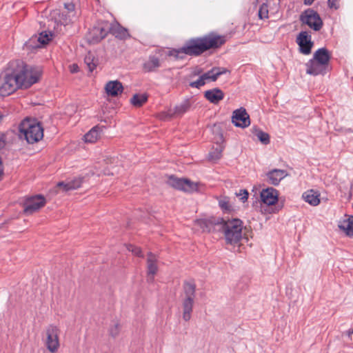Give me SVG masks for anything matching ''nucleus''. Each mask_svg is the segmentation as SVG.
<instances>
[{
	"instance_id": "nucleus-1",
	"label": "nucleus",
	"mask_w": 353,
	"mask_h": 353,
	"mask_svg": "<svg viewBox=\"0 0 353 353\" xmlns=\"http://www.w3.org/2000/svg\"><path fill=\"white\" fill-rule=\"evenodd\" d=\"M41 75V72L37 68L21 60L12 61L0 80V94L8 96L18 89L29 88L39 80Z\"/></svg>"
},
{
	"instance_id": "nucleus-2",
	"label": "nucleus",
	"mask_w": 353,
	"mask_h": 353,
	"mask_svg": "<svg viewBox=\"0 0 353 353\" xmlns=\"http://www.w3.org/2000/svg\"><path fill=\"white\" fill-rule=\"evenodd\" d=\"M226 41L225 35H220L216 32H210L203 37L188 39L181 48L171 49L167 52L166 54L169 57H174L175 59H183L184 56L181 54L198 57L209 50L221 48Z\"/></svg>"
},
{
	"instance_id": "nucleus-3",
	"label": "nucleus",
	"mask_w": 353,
	"mask_h": 353,
	"mask_svg": "<svg viewBox=\"0 0 353 353\" xmlns=\"http://www.w3.org/2000/svg\"><path fill=\"white\" fill-rule=\"evenodd\" d=\"M243 221L239 219H232L225 220L223 218V222L221 223L219 230H221L225 236L228 244L238 243L242 237Z\"/></svg>"
},
{
	"instance_id": "nucleus-4",
	"label": "nucleus",
	"mask_w": 353,
	"mask_h": 353,
	"mask_svg": "<svg viewBox=\"0 0 353 353\" xmlns=\"http://www.w3.org/2000/svg\"><path fill=\"white\" fill-rule=\"evenodd\" d=\"M20 136H23L28 143L38 142L43 137L41 124L34 119H26L19 125Z\"/></svg>"
},
{
	"instance_id": "nucleus-5",
	"label": "nucleus",
	"mask_w": 353,
	"mask_h": 353,
	"mask_svg": "<svg viewBox=\"0 0 353 353\" xmlns=\"http://www.w3.org/2000/svg\"><path fill=\"white\" fill-rule=\"evenodd\" d=\"M184 298L182 301L183 319L190 321L192 316L194 299L196 296V285L193 282L185 281L183 285Z\"/></svg>"
},
{
	"instance_id": "nucleus-6",
	"label": "nucleus",
	"mask_w": 353,
	"mask_h": 353,
	"mask_svg": "<svg viewBox=\"0 0 353 353\" xmlns=\"http://www.w3.org/2000/svg\"><path fill=\"white\" fill-rule=\"evenodd\" d=\"M109 22L100 20L89 30L85 35V39L90 44H96L103 40L108 34Z\"/></svg>"
},
{
	"instance_id": "nucleus-7",
	"label": "nucleus",
	"mask_w": 353,
	"mask_h": 353,
	"mask_svg": "<svg viewBox=\"0 0 353 353\" xmlns=\"http://www.w3.org/2000/svg\"><path fill=\"white\" fill-rule=\"evenodd\" d=\"M300 21L307 25L313 30L319 31L323 26V21L319 13L313 9L308 8L304 10L300 15Z\"/></svg>"
},
{
	"instance_id": "nucleus-8",
	"label": "nucleus",
	"mask_w": 353,
	"mask_h": 353,
	"mask_svg": "<svg viewBox=\"0 0 353 353\" xmlns=\"http://www.w3.org/2000/svg\"><path fill=\"white\" fill-rule=\"evenodd\" d=\"M167 184L176 190L185 192H192L197 190L196 183H194L188 179L178 178L174 175L169 176Z\"/></svg>"
},
{
	"instance_id": "nucleus-9",
	"label": "nucleus",
	"mask_w": 353,
	"mask_h": 353,
	"mask_svg": "<svg viewBox=\"0 0 353 353\" xmlns=\"http://www.w3.org/2000/svg\"><path fill=\"white\" fill-rule=\"evenodd\" d=\"M58 327L53 325H50L46 330V345L47 349L52 353H54L58 350L59 347Z\"/></svg>"
},
{
	"instance_id": "nucleus-10",
	"label": "nucleus",
	"mask_w": 353,
	"mask_h": 353,
	"mask_svg": "<svg viewBox=\"0 0 353 353\" xmlns=\"http://www.w3.org/2000/svg\"><path fill=\"white\" fill-rule=\"evenodd\" d=\"M296 43L299 46V51L305 55H308L312 52L314 42L312 41V36L307 31H301L296 37Z\"/></svg>"
},
{
	"instance_id": "nucleus-11",
	"label": "nucleus",
	"mask_w": 353,
	"mask_h": 353,
	"mask_svg": "<svg viewBox=\"0 0 353 353\" xmlns=\"http://www.w3.org/2000/svg\"><path fill=\"white\" fill-rule=\"evenodd\" d=\"M46 203V199L41 194L28 198L24 203V212L27 214H31L43 207Z\"/></svg>"
},
{
	"instance_id": "nucleus-12",
	"label": "nucleus",
	"mask_w": 353,
	"mask_h": 353,
	"mask_svg": "<svg viewBox=\"0 0 353 353\" xmlns=\"http://www.w3.org/2000/svg\"><path fill=\"white\" fill-rule=\"evenodd\" d=\"M232 122L236 127L241 128L249 126L250 119L246 110L242 107L235 110L232 113Z\"/></svg>"
},
{
	"instance_id": "nucleus-13",
	"label": "nucleus",
	"mask_w": 353,
	"mask_h": 353,
	"mask_svg": "<svg viewBox=\"0 0 353 353\" xmlns=\"http://www.w3.org/2000/svg\"><path fill=\"white\" fill-rule=\"evenodd\" d=\"M305 68L306 73L312 76L324 75L328 69V67L312 58L305 63Z\"/></svg>"
},
{
	"instance_id": "nucleus-14",
	"label": "nucleus",
	"mask_w": 353,
	"mask_h": 353,
	"mask_svg": "<svg viewBox=\"0 0 353 353\" xmlns=\"http://www.w3.org/2000/svg\"><path fill=\"white\" fill-rule=\"evenodd\" d=\"M260 197L264 204L272 205L277 202L279 194L276 189L270 187L262 190Z\"/></svg>"
},
{
	"instance_id": "nucleus-15",
	"label": "nucleus",
	"mask_w": 353,
	"mask_h": 353,
	"mask_svg": "<svg viewBox=\"0 0 353 353\" xmlns=\"http://www.w3.org/2000/svg\"><path fill=\"white\" fill-rule=\"evenodd\" d=\"M108 33L112 34L117 39L126 40L131 37L128 29L121 26L119 23H109Z\"/></svg>"
},
{
	"instance_id": "nucleus-16",
	"label": "nucleus",
	"mask_w": 353,
	"mask_h": 353,
	"mask_svg": "<svg viewBox=\"0 0 353 353\" xmlns=\"http://www.w3.org/2000/svg\"><path fill=\"white\" fill-rule=\"evenodd\" d=\"M223 222V218H211L209 219H203L196 221L198 226L202 229L203 232H210L214 230V227L218 225L220 227L221 223Z\"/></svg>"
},
{
	"instance_id": "nucleus-17",
	"label": "nucleus",
	"mask_w": 353,
	"mask_h": 353,
	"mask_svg": "<svg viewBox=\"0 0 353 353\" xmlns=\"http://www.w3.org/2000/svg\"><path fill=\"white\" fill-rule=\"evenodd\" d=\"M157 258L155 254L152 252H148L147 258V268H148V281L153 282L154 276L157 274L158 270L157 267Z\"/></svg>"
},
{
	"instance_id": "nucleus-18",
	"label": "nucleus",
	"mask_w": 353,
	"mask_h": 353,
	"mask_svg": "<svg viewBox=\"0 0 353 353\" xmlns=\"http://www.w3.org/2000/svg\"><path fill=\"white\" fill-rule=\"evenodd\" d=\"M192 104V98L185 99L181 103L176 105L174 108L172 112H171V110H170L168 113L170 117L183 116L190 110Z\"/></svg>"
},
{
	"instance_id": "nucleus-19",
	"label": "nucleus",
	"mask_w": 353,
	"mask_h": 353,
	"mask_svg": "<svg viewBox=\"0 0 353 353\" xmlns=\"http://www.w3.org/2000/svg\"><path fill=\"white\" fill-rule=\"evenodd\" d=\"M85 179V176H77L67 182L61 181L57 183V187L62 188L65 192L76 190L81 186Z\"/></svg>"
},
{
	"instance_id": "nucleus-20",
	"label": "nucleus",
	"mask_w": 353,
	"mask_h": 353,
	"mask_svg": "<svg viewBox=\"0 0 353 353\" xmlns=\"http://www.w3.org/2000/svg\"><path fill=\"white\" fill-rule=\"evenodd\" d=\"M156 54L161 55V50L157 51ZM161 65L159 57L157 56V54H151L149 56L148 61L143 63V69L148 72H152L161 67Z\"/></svg>"
},
{
	"instance_id": "nucleus-21",
	"label": "nucleus",
	"mask_w": 353,
	"mask_h": 353,
	"mask_svg": "<svg viewBox=\"0 0 353 353\" xmlns=\"http://www.w3.org/2000/svg\"><path fill=\"white\" fill-rule=\"evenodd\" d=\"M223 92L219 88H214L204 92L205 98L213 104H218L224 98Z\"/></svg>"
},
{
	"instance_id": "nucleus-22",
	"label": "nucleus",
	"mask_w": 353,
	"mask_h": 353,
	"mask_svg": "<svg viewBox=\"0 0 353 353\" xmlns=\"http://www.w3.org/2000/svg\"><path fill=\"white\" fill-rule=\"evenodd\" d=\"M267 181L273 185H279V182L287 176L284 170L273 169L267 174Z\"/></svg>"
},
{
	"instance_id": "nucleus-23",
	"label": "nucleus",
	"mask_w": 353,
	"mask_h": 353,
	"mask_svg": "<svg viewBox=\"0 0 353 353\" xmlns=\"http://www.w3.org/2000/svg\"><path fill=\"white\" fill-rule=\"evenodd\" d=\"M105 90L108 96L115 97L123 92V87L118 80L110 81L106 83Z\"/></svg>"
},
{
	"instance_id": "nucleus-24",
	"label": "nucleus",
	"mask_w": 353,
	"mask_h": 353,
	"mask_svg": "<svg viewBox=\"0 0 353 353\" xmlns=\"http://www.w3.org/2000/svg\"><path fill=\"white\" fill-rule=\"evenodd\" d=\"M330 54L325 48L318 49L313 54L312 59L328 67L330 60Z\"/></svg>"
},
{
	"instance_id": "nucleus-25",
	"label": "nucleus",
	"mask_w": 353,
	"mask_h": 353,
	"mask_svg": "<svg viewBox=\"0 0 353 353\" xmlns=\"http://www.w3.org/2000/svg\"><path fill=\"white\" fill-rule=\"evenodd\" d=\"M302 197L303 200L312 206H316L320 203V194L314 190H308L305 192Z\"/></svg>"
},
{
	"instance_id": "nucleus-26",
	"label": "nucleus",
	"mask_w": 353,
	"mask_h": 353,
	"mask_svg": "<svg viewBox=\"0 0 353 353\" xmlns=\"http://www.w3.org/2000/svg\"><path fill=\"white\" fill-rule=\"evenodd\" d=\"M339 228L344 231L347 236L353 238V216L341 222Z\"/></svg>"
},
{
	"instance_id": "nucleus-27",
	"label": "nucleus",
	"mask_w": 353,
	"mask_h": 353,
	"mask_svg": "<svg viewBox=\"0 0 353 353\" xmlns=\"http://www.w3.org/2000/svg\"><path fill=\"white\" fill-rule=\"evenodd\" d=\"M252 132L261 143L267 145L270 143V135L256 126H253L252 128Z\"/></svg>"
},
{
	"instance_id": "nucleus-28",
	"label": "nucleus",
	"mask_w": 353,
	"mask_h": 353,
	"mask_svg": "<svg viewBox=\"0 0 353 353\" xmlns=\"http://www.w3.org/2000/svg\"><path fill=\"white\" fill-rule=\"evenodd\" d=\"M101 128L98 125L93 127L88 132L84 135L85 142L94 143L100 136L99 130Z\"/></svg>"
},
{
	"instance_id": "nucleus-29",
	"label": "nucleus",
	"mask_w": 353,
	"mask_h": 353,
	"mask_svg": "<svg viewBox=\"0 0 353 353\" xmlns=\"http://www.w3.org/2000/svg\"><path fill=\"white\" fill-rule=\"evenodd\" d=\"M148 94H135L130 99L131 103L135 107L142 106L148 101Z\"/></svg>"
},
{
	"instance_id": "nucleus-30",
	"label": "nucleus",
	"mask_w": 353,
	"mask_h": 353,
	"mask_svg": "<svg viewBox=\"0 0 353 353\" xmlns=\"http://www.w3.org/2000/svg\"><path fill=\"white\" fill-rule=\"evenodd\" d=\"M50 36L51 34H48L46 32H41L39 34V36H33L31 37V41L29 43H30L32 42V41H37V43H41V46L47 44L50 41Z\"/></svg>"
},
{
	"instance_id": "nucleus-31",
	"label": "nucleus",
	"mask_w": 353,
	"mask_h": 353,
	"mask_svg": "<svg viewBox=\"0 0 353 353\" xmlns=\"http://www.w3.org/2000/svg\"><path fill=\"white\" fill-rule=\"evenodd\" d=\"M224 147L223 145H219L217 148L212 150L208 154V159L210 161H216L221 159V154Z\"/></svg>"
},
{
	"instance_id": "nucleus-32",
	"label": "nucleus",
	"mask_w": 353,
	"mask_h": 353,
	"mask_svg": "<svg viewBox=\"0 0 353 353\" xmlns=\"http://www.w3.org/2000/svg\"><path fill=\"white\" fill-rule=\"evenodd\" d=\"M259 17L261 19L268 18V3H263L259 8L258 12Z\"/></svg>"
},
{
	"instance_id": "nucleus-33",
	"label": "nucleus",
	"mask_w": 353,
	"mask_h": 353,
	"mask_svg": "<svg viewBox=\"0 0 353 353\" xmlns=\"http://www.w3.org/2000/svg\"><path fill=\"white\" fill-rule=\"evenodd\" d=\"M205 81L206 80H211L212 81H216L217 80V77L215 74V70L212 68L210 70L208 71L201 74Z\"/></svg>"
},
{
	"instance_id": "nucleus-34",
	"label": "nucleus",
	"mask_w": 353,
	"mask_h": 353,
	"mask_svg": "<svg viewBox=\"0 0 353 353\" xmlns=\"http://www.w3.org/2000/svg\"><path fill=\"white\" fill-rule=\"evenodd\" d=\"M219 206L224 212H230L232 210V206L230 205L226 198L219 201Z\"/></svg>"
},
{
	"instance_id": "nucleus-35",
	"label": "nucleus",
	"mask_w": 353,
	"mask_h": 353,
	"mask_svg": "<svg viewBox=\"0 0 353 353\" xmlns=\"http://www.w3.org/2000/svg\"><path fill=\"white\" fill-rule=\"evenodd\" d=\"M120 330V324L118 322H114V324L110 327V334L112 337H116L119 335Z\"/></svg>"
},
{
	"instance_id": "nucleus-36",
	"label": "nucleus",
	"mask_w": 353,
	"mask_h": 353,
	"mask_svg": "<svg viewBox=\"0 0 353 353\" xmlns=\"http://www.w3.org/2000/svg\"><path fill=\"white\" fill-rule=\"evenodd\" d=\"M31 41V38L26 42L25 47L27 50H34L41 48L42 46L41 43H39L37 42V41H32L30 43H29Z\"/></svg>"
},
{
	"instance_id": "nucleus-37",
	"label": "nucleus",
	"mask_w": 353,
	"mask_h": 353,
	"mask_svg": "<svg viewBox=\"0 0 353 353\" xmlns=\"http://www.w3.org/2000/svg\"><path fill=\"white\" fill-rule=\"evenodd\" d=\"M205 84V81L203 79L202 75L201 74L199 78L194 81H192L190 83V86L192 88H200Z\"/></svg>"
},
{
	"instance_id": "nucleus-38",
	"label": "nucleus",
	"mask_w": 353,
	"mask_h": 353,
	"mask_svg": "<svg viewBox=\"0 0 353 353\" xmlns=\"http://www.w3.org/2000/svg\"><path fill=\"white\" fill-rule=\"evenodd\" d=\"M93 61V59L90 56L85 57L84 60L90 72H92L95 69L97 65Z\"/></svg>"
},
{
	"instance_id": "nucleus-39",
	"label": "nucleus",
	"mask_w": 353,
	"mask_h": 353,
	"mask_svg": "<svg viewBox=\"0 0 353 353\" xmlns=\"http://www.w3.org/2000/svg\"><path fill=\"white\" fill-rule=\"evenodd\" d=\"M127 248L129 251L132 252L134 255L143 257L142 252L140 248L134 246L133 245H128Z\"/></svg>"
},
{
	"instance_id": "nucleus-40",
	"label": "nucleus",
	"mask_w": 353,
	"mask_h": 353,
	"mask_svg": "<svg viewBox=\"0 0 353 353\" xmlns=\"http://www.w3.org/2000/svg\"><path fill=\"white\" fill-rule=\"evenodd\" d=\"M248 192L246 190H240L239 193L237 194L238 196H241L240 199L242 202H245L248 200Z\"/></svg>"
},
{
	"instance_id": "nucleus-41",
	"label": "nucleus",
	"mask_w": 353,
	"mask_h": 353,
	"mask_svg": "<svg viewBox=\"0 0 353 353\" xmlns=\"http://www.w3.org/2000/svg\"><path fill=\"white\" fill-rule=\"evenodd\" d=\"M214 70H215V74L217 77V78L229 72V70L225 68H219V67H214Z\"/></svg>"
},
{
	"instance_id": "nucleus-42",
	"label": "nucleus",
	"mask_w": 353,
	"mask_h": 353,
	"mask_svg": "<svg viewBox=\"0 0 353 353\" xmlns=\"http://www.w3.org/2000/svg\"><path fill=\"white\" fill-rule=\"evenodd\" d=\"M327 3L331 9L337 10L339 8L338 0H327Z\"/></svg>"
},
{
	"instance_id": "nucleus-43",
	"label": "nucleus",
	"mask_w": 353,
	"mask_h": 353,
	"mask_svg": "<svg viewBox=\"0 0 353 353\" xmlns=\"http://www.w3.org/2000/svg\"><path fill=\"white\" fill-rule=\"evenodd\" d=\"M6 145V137L3 133H0V149H2Z\"/></svg>"
},
{
	"instance_id": "nucleus-44",
	"label": "nucleus",
	"mask_w": 353,
	"mask_h": 353,
	"mask_svg": "<svg viewBox=\"0 0 353 353\" xmlns=\"http://www.w3.org/2000/svg\"><path fill=\"white\" fill-rule=\"evenodd\" d=\"M203 70L200 68H196L192 73V77L199 76L202 73Z\"/></svg>"
},
{
	"instance_id": "nucleus-45",
	"label": "nucleus",
	"mask_w": 353,
	"mask_h": 353,
	"mask_svg": "<svg viewBox=\"0 0 353 353\" xmlns=\"http://www.w3.org/2000/svg\"><path fill=\"white\" fill-rule=\"evenodd\" d=\"M65 8H66L69 12L73 11L74 10V5L73 3H65Z\"/></svg>"
},
{
	"instance_id": "nucleus-46",
	"label": "nucleus",
	"mask_w": 353,
	"mask_h": 353,
	"mask_svg": "<svg viewBox=\"0 0 353 353\" xmlns=\"http://www.w3.org/2000/svg\"><path fill=\"white\" fill-rule=\"evenodd\" d=\"M79 70V66L77 64H72L70 65V72L72 73H76Z\"/></svg>"
},
{
	"instance_id": "nucleus-47",
	"label": "nucleus",
	"mask_w": 353,
	"mask_h": 353,
	"mask_svg": "<svg viewBox=\"0 0 353 353\" xmlns=\"http://www.w3.org/2000/svg\"><path fill=\"white\" fill-rule=\"evenodd\" d=\"M314 0H304V4L306 6H310L313 3Z\"/></svg>"
},
{
	"instance_id": "nucleus-48",
	"label": "nucleus",
	"mask_w": 353,
	"mask_h": 353,
	"mask_svg": "<svg viewBox=\"0 0 353 353\" xmlns=\"http://www.w3.org/2000/svg\"><path fill=\"white\" fill-rule=\"evenodd\" d=\"M4 116L5 115L1 112H0V124L2 123Z\"/></svg>"
},
{
	"instance_id": "nucleus-49",
	"label": "nucleus",
	"mask_w": 353,
	"mask_h": 353,
	"mask_svg": "<svg viewBox=\"0 0 353 353\" xmlns=\"http://www.w3.org/2000/svg\"><path fill=\"white\" fill-rule=\"evenodd\" d=\"M220 139H221V141H223V135H222V134L221 135Z\"/></svg>"
},
{
	"instance_id": "nucleus-50",
	"label": "nucleus",
	"mask_w": 353,
	"mask_h": 353,
	"mask_svg": "<svg viewBox=\"0 0 353 353\" xmlns=\"http://www.w3.org/2000/svg\"><path fill=\"white\" fill-rule=\"evenodd\" d=\"M351 333H353V330L351 332Z\"/></svg>"
}]
</instances>
